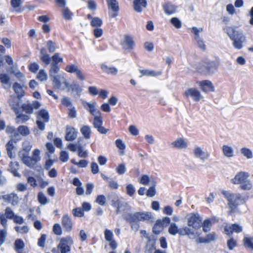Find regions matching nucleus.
<instances>
[{
  "mask_svg": "<svg viewBox=\"0 0 253 253\" xmlns=\"http://www.w3.org/2000/svg\"><path fill=\"white\" fill-rule=\"evenodd\" d=\"M165 12L169 15L174 14L176 10V7L172 3H167L163 6Z\"/></svg>",
  "mask_w": 253,
  "mask_h": 253,
  "instance_id": "nucleus-34",
  "label": "nucleus"
},
{
  "mask_svg": "<svg viewBox=\"0 0 253 253\" xmlns=\"http://www.w3.org/2000/svg\"><path fill=\"white\" fill-rule=\"evenodd\" d=\"M9 167L11 172L15 176H20V174L17 171L19 169V164L17 162H11L9 164Z\"/></svg>",
  "mask_w": 253,
  "mask_h": 253,
  "instance_id": "nucleus-38",
  "label": "nucleus"
},
{
  "mask_svg": "<svg viewBox=\"0 0 253 253\" xmlns=\"http://www.w3.org/2000/svg\"><path fill=\"white\" fill-rule=\"evenodd\" d=\"M187 225L193 232L202 226V217L198 213H191L187 215Z\"/></svg>",
  "mask_w": 253,
  "mask_h": 253,
  "instance_id": "nucleus-5",
  "label": "nucleus"
},
{
  "mask_svg": "<svg viewBox=\"0 0 253 253\" xmlns=\"http://www.w3.org/2000/svg\"><path fill=\"white\" fill-rule=\"evenodd\" d=\"M62 104L68 108V109L72 108L73 107V104L71 102L70 99L67 97H64L61 99Z\"/></svg>",
  "mask_w": 253,
  "mask_h": 253,
  "instance_id": "nucleus-49",
  "label": "nucleus"
},
{
  "mask_svg": "<svg viewBox=\"0 0 253 253\" xmlns=\"http://www.w3.org/2000/svg\"><path fill=\"white\" fill-rule=\"evenodd\" d=\"M14 229L17 232L22 234H26L29 232L28 227L26 225L22 227L15 226Z\"/></svg>",
  "mask_w": 253,
  "mask_h": 253,
  "instance_id": "nucleus-56",
  "label": "nucleus"
},
{
  "mask_svg": "<svg viewBox=\"0 0 253 253\" xmlns=\"http://www.w3.org/2000/svg\"><path fill=\"white\" fill-rule=\"evenodd\" d=\"M14 246L17 253L23 252L25 244L22 240L17 239L14 242Z\"/></svg>",
  "mask_w": 253,
  "mask_h": 253,
  "instance_id": "nucleus-40",
  "label": "nucleus"
},
{
  "mask_svg": "<svg viewBox=\"0 0 253 253\" xmlns=\"http://www.w3.org/2000/svg\"><path fill=\"white\" fill-rule=\"evenodd\" d=\"M8 103L11 109L14 110L16 114H18L19 111V101L15 96L11 95L8 99Z\"/></svg>",
  "mask_w": 253,
  "mask_h": 253,
  "instance_id": "nucleus-26",
  "label": "nucleus"
},
{
  "mask_svg": "<svg viewBox=\"0 0 253 253\" xmlns=\"http://www.w3.org/2000/svg\"><path fill=\"white\" fill-rule=\"evenodd\" d=\"M18 133L19 135L26 136L29 134L30 130L29 128L25 126H20L18 127Z\"/></svg>",
  "mask_w": 253,
  "mask_h": 253,
  "instance_id": "nucleus-45",
  "label": "nucleus"
},
{
  "mask_svg": "<svg viewBox=\"0 0 253 253\" xmlns=\"http://www.w3.org/2000/svg\"><path fill=\"white\" fill-rule=\"evenodd\" d=\"M200 69L206 75H211L215 73L217 70V66L214 62L205 60L200 63Z\"/></svg>",
  "mask_w": 253,
  "mask_h": 253,
  "instance_id": "nucleus-8",
  "label": "nucleus"
},
{
  "mask_svg": "<svg viewBox=\"0 0 253 253\" xmlns=\"http://www.w3.org/2000/svg\"><path fill=\"white\" fill-rule=\"evenodd\" d=\"M46 46L48 51L51 53L54 52L56 49L55 43L50 40L47 42Z\"/></svg>",
  "mask_w": 253,
  "mask_h": 253,
  "instance_id": "nucleus-58",
  "label": "nucleus"
},
{
  "mask_svg": "<svg viewBox=\"0 0 253 253\" xmlns=\"http://www.w3.org/2000/svg\"><path fill=\"white\" fill-rule=\"evenodd\" d=\"M196 84L200 87L201 89L205 93L215 91L214 87L212 83L209 80L198 81Z\"/></svg>",
  "mask_w": 253,
  "mask_h": 253,
  "instance_id": "nucleus-16",
  "label": "nucleus"
},
{
  "mask_svg": "<svg viewBox=\"0 0 253 253\" xmlns=\"http://www.w3.org/2000/svg\"><path fill=\"white\" fill-rule=\"evenodd\" d=\"M222 151L224 156L227 158H231L234 156V151L231 146L224 145L222 147Z\"/></svg>",
  "mask_w": 253,
  "mask_h": 253,
  "instance_id": "nucleus-32",
  "label": "nucleus"
},
{
  "mask_svg": "<svg viewBox=\"0 0 253 253\" xmlns=\"http://www.w3.org/2000/svg\"><path fill=\"white\" fill-rule=\"evenodd\" d=\"M78 131L72 126L68 125L66 128L65 139L67 141H73L77 137Z\"/></svg>",
  "mask_w": 253,
  "mask_h": 253,
  "instance_id": "nucleus-21",
  "label": "nucleus"
},
{
  "mask_svg": "<svg viewBox=\"0 0 253 253\" xmlns=\"http://www.w3.org/2000/svg\"><path fill=\"white\" fill-rule=\"evenodd\" d=\"M164 228V227L163 225L157 220L153 227V231L155 234H159L163 231Z\"/></svg>",
  "mask_w": 253,
  "mask_h": 253,
  "instance_id": "nucleus-47",
  "label": "nucleus"
},
{
  "mask_svg": "<svg viewBox=\"0 0 253 253\" xmlns=\"http://www.w3.org/2000/svg\"><path fill=\"white\" fill-rule=\"evenodd\" d=\"M221 193L228 200L229 207L232 209H235L236 207V194L231 193L227 191H222Z\"/></svg>",
  "mask_w": 253,
  "mask_h": 253,
  "instance_id": "nucleus-18",
  "label": "nucleus"
},
{
  "mask_svg": "<svg viewBox=\"0 0 253 253\" xmlns=\"http://www.w3.org/2000/svg\"><path fill=\"white\" fill-rule=\"evenodd\" d=\"M194 156L201 161H205L207 160L209 156V153L204 150L202 147L199 146H195L193 149Z\"/></svg>",
  "mask_w": 253,
  "mask_h": 253,
  "instance_id": "nucleus-12",
  "label": "nucleus"
},
{
  "mask_svg": "<svg viewBox=\"0 0 253 253\" xmlns=\"http://www.w3.org/2000/svg\"><path fill=\"white\" fill-rule=\"evenodd\" d=\"M49 120V115L48 111L44 109L41 110L37 115V125L38 128L41 130H43L45 129L44 124L47 123Z\"/></svg>",
  "mask_w": 253,
  "mask_h": 253,
  "instance_id": "nucleus-7",
  "label": "nucleus"
},
{
  "mask_svg": "<svg viewBox=\"0 0 253 253\" xmlns=\"http://www.w3.org/2000/svg\"><path fill=\"white\" fill-rule=\"evenodd\" d=\"M82 104L87 111L93 117L101 113L100 111L97 109L95 102H88L83 100Z\"/></svg>",
  "mask_w": 253,
  "mask_h": 253,
  "instance_id": "nucleus-13",
  "label": "nucleus"
},
{
  "mask_svg": "<svg viewBox=\"0 0 253 253\" xmlns=\"http://www.w3.org/2000/svg\"><path fill=\"white\" fill-rule=\"evenodd\" d=\"M37 78L42 82L46 81L48 79V75L44 70L41 69L37 74Z\"/></svg>",
  "mask_w": 253,
  "mask_h": 253,
  "instance_id": "nucleus-43",
  "label": "nucleus"
},
{
  "mask_svg": "<svg viewBox=\"0 0 253 253\" xmlns=\"http://www.w3.org/2000/svg\"><path fill=\"white\" fill-rule=\"evenodd\" d=\"M103 24L102 20L99 17L92 18L90 21V25L92 27L99 28Z\"/></svg>",
  "mask_w": 253,
  "mask_h": 253,
  "instance_id": "nucleus-44",
  "label": "nucleus"
},
{
  "mask_svg": "<svg viewBox=\"0 0 253 253\" xmlns=\"http://www.w3.org/2000/svg\"><path fill=\"white\" fill-rule=\"evenodd\" d=\"M7 234V231L5 229H0V246L4 243Z\"/></svg>",
  "mask_w": 253,
  "mask_h": 253,
  "instance_id": "nucleus-50",
  "label": "nucleus"
},
{
  "mask_svg": "<svg viewBox=\"0 0 253 253\" xmlns=\"http://www.w3.org/2000/svg\"><path fill=\"white\" fill-rule=\"evenodd\" d=\"M29 152L21 150L19 152L18 156L22 162L27 166L30 167L31 157L29 156Z\"/></svg>",
  "mask_w": 253,
  "mask_h": 253,
  "instance_id": "nucleus-31",
  "label": "nucleus"
},
{
  "mask_svg": "<svg viewBox=\"0 0 253 253\" xmlns=\"http://www.w3.org/2000/svg\"><path fill=\"white\" fill-rule=\"evenodd\" d=\"M243 242L246 247L253 249V237H245Z\"/></svg>",
  "mask_w": 253,
  "mask_h": 253,
  "instance_id": "nucleus-46",
  "label": "nucleus"
},
{
  "mask_svg": "<svg viewBox=\"0 0 253 253\" xmlns=\"http://www.w3.org/2000/svg\"><path fill=\"white\" fill-rule=\"evenodd\" d=\"M104 236H105V239L106 241L108 242L111 240H112L113 239V232L109 230L108 229H106L104 231Z\"/></svg>",
  "mask_w": 253,
  "mask_h": 253,
  "instance_id": "nucleus-55",
  "label": "nucleus"
},
{
  "mask_svg": "<svg viewBox=\"0 0 253 253\" xmlns=\"http://www.w3.org/2000/svg\"><path fill=\"white\" fill-rule=\"evenodd\" d=\"M112 206L117 208L116 212L120 213L122 212H126L130 211L131 208L128 204L120 199L112 201Z\"/></svg>",
  "mask_w": 253,
  "mask_h": 253,
  "instance_id": "nucleus-11",
  "label": "nucleus"
},
{
  "mask_svg": "<svg viewBox=\"0 0 253 253\" xmlns=\"http://www.w3.org/2000/svg\"><path fill=\"white\" fill-rule=\"evenodd\" d=\"M59 70V67L55 64H51V68L49 71V75L52 78V82L54 84V86L57 88L61 87V81H64L65 79L61 75H56Z\"/></svg>",
  "mask_w": 253,
  "mask_h": 253,
  "instance_id": "nucleus-6",
  "label": "nucleus"
},
{
  "mask_svg": "<svg viewBox=\"0 0 253 253\" xmlns=\"http://www.w3.org/2000/svg\"><path fill=\"white\" fill-rule=\"evenodd\" d=\"M141 75L140 77H142L144 76H150V77H157L160 75L162 74L161 71H155L152 70H140Z\"/></svg>",
  "mask_w": 253,
  "mask_h": 253,
  "instance_id": "nucleus-33",
  "label": "nucleus"
},
{
  "mask_svg": "<svg viewBox=\"0 0 253 253\" xmlns=\"http://www.w3.org/2000/svg\"><path fill=\"white\" fill-rule=\"evenodd\" d=\"M101 69L102 70L108 74H112L113 75H116L118 72L117 68L113 67L108 66L105 64H102L101 65Z\"/></svg>",
  "mask_w": 253,
  "mask_h": 253,
  "instance_id": "nucleus-37",
  "label": "nucleus"
},
{
  "mask_svg": "<svg viewBox=\"0 0 253 253\" xmlns=\"http://www.w3.org/2000/svg\"><path fill=\"white\" fill-rule=\"evenodd\" d=\"M6 132L13 140L14 139L17 140L21 139V137L18 133V128L16 129L13 126H7L6 129Z\"/></svg>",
  "mask_w": 253,
  "mask_h": 253,
  "instance_id": "nucleus-30",
  "label": "nucleus"
},
{
  "mask_svg": "<svg viewBox=\"0 0 253 253\" xmlns=\"http://www.w3.org/2000/svg\"><path fill=\"white\" fill-rule=\"evenodd\" d=\"M243 228L238 224H233L232 225L227 224L225 226L224 232L227 235H230L233 233H240L242 231Z\"/></svg>",
  "mask_w": 253,
  "mask_h": 253,
  "instance_id": "nucleus-23",
  "label": "nucleus"
},
{
  "mask_svg": "<svg viewBox=\"0 0 253 253\" xmlns=\"http://www.w3.org/2000/svg\"><path fill=\"white\" fill-rule=\"evenodd\" d=\"M192 31L195 35L194 39L197 38H201L200 36V33L203 31V29L202 27L197 28L196 27H193L192 29Z\"/></svg>",
  "mask_w": 253,
  "mask_h": 253,
  "instance_id": "nucleus-57",
  "label": "nucleus"
},
{
  "mask_svg": "<svg viewBox=\"0 0 253 253\" xmlns=\"http://www.w3.org/2000/svg\"><path fill=\"white\" fill-rule=\"evenodd\" d=\"M123 50L130 52L135 48V43L132 37L128 35H125L123 40L121 42Z\"/></svg>",
  "mask_w": 253,
  "mask_h": 253,
  "instance_id": "nucleus-10",
  "label": "nucleus"
},
{
  "mask_svg": "<svg viewBox=\"0 0 253 253\" xmlns=\"http://www.w3.org/2000/svg\"><path fill=\"white\" fill-rule=\"evenodd\" d=\"M241 154L247 159H252L253 158V153L251 149L247 147H242L240 149Z\"/></svg>",
  "mask_w": 253,
  "mask_h": 253,
  "instance_id": "nucleus-36",
  "label": "nucleus"
},
{
  "mask_svg": "<svg viewBox=\"0 0 253 253\" xmlns=\"http://www.w3.org/2000/svg\"><path fill=\"white\" fill-rule=\"evenodd\" d=\"M62 224L65 230L67 231L71 230L73 222L71 217L68 214H65L62 217Z\"/></svg>",
  "mask_w": 253,
  "mask_h": 253,
  "instance_id": "nucleus-28",
  "label": "nucleus"
},
{
  "mask_svg": "<svg viewBox=\"0 0 253 253\" xmlns=\"http://www.w3.org/2000/svg\"><path fill=\"white\" fill-rule=\"evenodd\" d=\"M5 146L7 155L10 158H13L15 155L16 141L11 139L6 143Z\"/></svg>",
  "mask_w": 253,
  "mask_h": 253,
  "instance_id": "nucleus-22",
  "label": "nucleus"
},
{
  "mask_svg": "<svg viewBox=\"0 0 253 253\" xmlns=\"http://www.w3.org/2000/svg\"><path fill=\"white\" fill-rule=\"evenodd\" d=\"M71 162L74 164V165L78 166L80 168H85L87 167L88 165V162L86 160H81L79 162H77L75 160L72 159L71 160Z\"/></svg>",
  "mask_w": 253,
  "mask_h": 253,
  "instance_id": "nucleus-53",
  "label": "nucleus"
},
{
  "mask_svg": "<svg viewBox=\"0 0 253 253\" xmlns=\"http://www.w3.org/2000/svg\"><path fill=\"white\" fill-rule=\"evenodd\" d=\"M126 193L129 196H132L135 192V189L133 185L131 184L127 185L126 187Z\"/></svg>",
  "mask_w": 253,
  "mask_h": 253,
  "instance_id": "nucleus-62",
  "label": "nucleus"
},
{
  "mask_svg": "<svg viewBox=\"0 0 253 253\" xmlns=\"http://www.w3.org/2000/svg\"><path fill=\"white\" fill-rule=\"evenodd\" d=\"M63 84H64L65 88H68V91L71 90L75 92L78 96L81 95L83 89L77 82H74L71 84H69L65 80H64Z\"/></svg>",
  "mask_w": 253,
  "mask_h": 253,
  "instance_id": "nucleus-20",
  "label": "nucleus"
},
{
  "mask_svg": "<svg viewBox=\"0 0 253 253\" xmlns=\"http://www.w3.org/2000/svg\"><path fill=\"white\" fill-rule=\"evenodd\" d=\"M223 31L231 41L234 48L240 50L243 48L247 38L242 30H238L235 26H225L223 27Z\"/></svg>",
  "mask_w": 253,
  "mask_h": 253,
  "instance_id": "nucleus-1",
  "label": "nucleus"
},
{
  "mask_svg": "<svg viewBox=\"0 0 253 253\" xmlns=\"http://www.w3.org/2000/svg\"><path fill=\"white\" fill-rule=\"evenodd\" d=\"M15 92L18 97H21L24 95V91L21 85L18 83H14L13 86Z\"/></svg>",
  "mask_w": 253,
  "mask_h": 253,
  "instance_id": "nucleus-41",
  "label": "nucleus"
},
{
  "mask_svg": "<svg viewBox=\"0 0 253 253\" xmlns=\"http://www.w3.org/2000/svg\"><path fill=\"white\" fill-rule=\"evenodd\" d=\"M18 113H19V112ZM16 115H17V116L16 118V122L17 124L24 123L30 119L29 116L27 115H24L19 113Z\"/></svg>",
  "mask_w": 253,
  "mask_h": 253,
  "instance_id": "nucleus-42",
  "label": "nucleus"
},
{
  "mask_svg": "<svg viewBox=\"0 0 253 253\" xmlns=\"http://www.w3.org/2000/svg\"><path fill=\"white\" fill-rule=\"evenodd\" d=\"M103 124V119L101 116V113L94 116L93 125L94 127L101 133L105 134L107 132V130L102 125Z\"/></svg>",
  "mask_w": 253,
  "mask_h": 253,
  "instance_id": "nucleus-15",
  "label": "nucleus"
},
{
  "mask_svg": "<svg viewBox=\"0 0 253 253\" xmlns=\"http://www.w3.org/2000/svg\"><path fill=\"white\" fill-rule=\"evenodd\" d=\"M147 6L146 0H134L133 7L134 10L137 12H141L143 9Z\"/></svg>",
  "mask_w": 253,
  "mask_h": 253,
  "instance_id": "nucleus-29",
  "label": "nucleus"
},
{
  "mask_svg": "<svg viewBox=\"0 0 253 253\" xmlns=\"http://www.w3.org/2000/svg\"><path fill=\"white\" fill-rule=\"evenodd\" d=\"M185 95L187 97H191L195 101H199L203 98L200 91L196 88H190L185 91Z\"/></svg>",
  "mask_w": 253,
  "mask_h": 253,
  "instance_id": "nucleus-17",
  "label": "nucleus"
},
{
  "mask_svg": "<svg viewBox=\"0 0 253 253\" xmlns=\"http://www.w3.org/2000/svg\"><path fill=\"white\" fill-rule=\"evenodd\" d=\"M62 13L64 18L67 20L71 19L73 15V13L67 7L63 8Z\"/></svg>",
  "mask_w": 253,
  "mask_h": 253,
  "instance_id": "nucleus-48",
  "label": "nucleus"
},
{
  "mask_svg": "<svg viewBox=\"0 0 253 253\" xmlns=\"http://www.w3.org/2000/svg\"><path fill=\"white\" fill-rule=\"evenodd\" d=\"M0 200L11 204L13 206L18 205L19 203V198L14 193L0 196Z\"/></svg>",
  "mask_w": 253,
  "mask_h": 253,
  "instance_id": "nucleus-14",
  "label": "nucleus"
},
{
  "mask_svg": "<svg viewBox=\"0 0 253 253\" xmlns=\"http://www.w3.org/2000/svg\"><path fill=\"white\" fill-rule=\"evenodd\" d=\"M11 7L14 9L15 11L18 13H21L23 9L20 7L22 1V0H11Z\"/></svg>",
  "mask_w": 253,
  "mask_h": 253,
  "instance_id": "nucleus-35",
  "label": "nucleus"
},
{
  "mask_svg": "<svg viewBox=\"0 0 253 253\" xmlns=\"http://www.w3.org/2000/svg\"><path fill=\"white\" fill-rule=\"evenodd\" d=\"M196 42L198 46L202 50H204L206 49V45L203 40L201 38H197L194 39Z\"/></svg>",
  "mask_w": 253,
  "mask_h": 253,
  "instance_id": "nucleus-64",
  "label": "nucleus"
},
{
  "mask_svg": "<svg viewBox=\"0 0 253 253\" xmlns=\"http://www.w3.org/2000/svg\"><path fill=\"white\" fill-rule=\"evenodd\" d=\"M109 9L112 11L110 12L111 17H115L117 15L119 11V4L116 0H107Z\"/></svg>",
  "mask_w": 253,
  "mask_h": 253,
  "instance_id": "nucleus-24",
  "label": "nucleus"
},
{
  "mask_svg": "<svg viewBox=\"0 0 253 253\" xmlns=\"http://www.w3.org/2000/svg\"><path fill=\"white\" fill-rule=\"evenodd\" d=\"M65 70L70 73H75L77 78L81 81L85 80V77L82 72L78 68V66L75 64L67 65L65 68Z\"/></svg>",
  "mask_w": 253,
  "mask_h": 253,
  "instance_id": "nucleus-19",
  "label": "nucleus"
},
{
  "mask_svg": "<svg viewBox=\"0 0 253 253\" xmlns=\"http://www.w3.org/2000/svg\"><path fill=\"white\" fill-rule=\"evenodd\" d=\"M40 153L41 151L40 150L38 149L34 150L32 152V156L31 157V161H30L31 164L30 168H34L36 164L41 160Z\"/></svg>",
  "mask_w": 253,
  "mask_h": 253,
  "instance_id": "nucleus-25",
  "label": "nucleus"
},
{
  "mask_svg": "<svg viewBox=\"0 0 253 253\" xmlns=\"http://www.w3.org/2000/svg\"><path fill=\"white\" fill-rule=\"evenodd\" d=\"M32 148V144L29 141H25L22 144V150L27 152H30Z\"/></svg>",
  "mask_w": 253,
  "mask_h": 253,
  "instance_id": "nucleus-60",
  "label": "nucleus"
},
{
  "mask_svg": "<svg viewBox=\"0 0 253 253\" xmlns=\"http://www.w3.org/2000/svg\"><path fill=\"white\" fill-rule=\"evenodd\" d=\"M170 23L176 28L179 29L181 27L182 23L181 21L177 17H173L170 19Z\"/></svg>",
  "mask_w": 253,
  "mask_h": 253,
  "instance_id": "nucleus-52",
  "label": "nucleus"
},
{
  "mask_svg": "<svg viewBox=\"0 0 253 253\" xmlns=\"http://www.w3.org/2000/svg\"><path fill=\"white\" fill-rule=\"evenodd\" d=\"M169 233L172 235L178 234L181 236H187L190 239H194L199 236L197 232H193L187 226H183L179 228L178 226L174 223H171L169 228Z\"/></svg>",
  "mask_w": 253,
  "mask_h": 253,
  "instance_id": "nucleus-3",
  "label": "nucleus"
},
{
  "mask_svg": "<svg viewBox=\"0 0 253 253\" xmlns=\"http://www.w3.org/2000/svg\"><path fill=\"white\" fill-rule=\"evenodd\" d=\"M124 217L129 222H134L137 221H151L153 216L150 212H137L134 214H128Z\"/></svg>",
  "mask_w": 253,
  "mask_h": 253,
  "instance_id": "nucleus-4",
  "label": "nucleus"
},
{
  "mask_svg": "<svg viewBox=\"0 0 253 253\" xmlns=\"http://www.w3.org/2000/svg\"><path fill=\"white\" fill-rule=\"evenodd\" d=\"M51 59L53 61V63L51 64H55L56 65H57V64L59 63V62H62L63 61L62 57H60L59 53H55L52 56Z\"/></svg>",
  "mask_w": 253,
  "mask_h": 253,
  "instance_id": "nucleus-61",
  "label": "nucleus"
},
{
  "mask_svg": "<svg viewBox=\"0 0 253 253\" xmlns=\"http://www.w3.org/2000/svg\"><path fill=\"white\" fill-rule=\"evenodd\" d=\"M10 78L6 74H0V81L4 84H8Z\"/></svg>",
  "mask_w": 253,
  "mask_h": 253,
  "instance_id": "nucleus-59",
  "label": "nucleus"
},
{
  "mask_svg": "<svg viewBox=\"0 0 253 253\" xmlns=\"http://www.w3.org/2000/svg\"><path fill=\"white\" fill-rule=\"evenodd\" d=\"M73 243V239L70 236L62 238L57 246L58 249L60 251V253H67L71 251Z\"/></svg>",
  "mask_w": 253,
  "mask_h": 253,
  "instance_id": "nucleus-9",
  "label": "nucleus"
},
{
  "mask_svg": "<svg viewBox=\"0 0 253 253\" xmlns=\"http://www.w3.org/2000/svg\"><path fill=\"white\" fill-rule=\"evenodd\" d=\"M187 143L182 138H179L171 143V146L172 148L179 149H186L187 147Z\"/></svg>",
  "mask_w": 253,
  "mask_h": 253,
  "instance_id": "nucleus-27",
  "label": "nucleus"
},
{
  "mask_svg": "<svg viewBox=\"0 0 253 253\" xmlns=\"http://www.w3.org/2000/svg\"><path fill=\"white\" fill-rule=\"evenodd\" d=\"M72 213L76 217H83L84 216V211L81 208H76L72 211Z\"/></svg>",
  "mask_w": 253,
  "mask_h": 253,
  "instance_id": "nucleus-51",
  "label": "nucleus"
},
{
  "mask_svg": "<svg viewBox=\"0 0 253 253\" xmlns=\"http://www.w3.org/2000/svg\"><path fill=\"white\" fill-rule=\"evenodd\" d=\"M106 198L103 195H98L95 200V202L101 206H104L106 203Z\"/></svg>",
  "mask_w": 253,
  "mask_h": 253,
  "instance_id": "nucleus-63",
  "label": "nucleus"
},
{
  "mask_svg": "<svg viewBox=\"0 0 253 253\" xmlns=\"http://www.w3.org/2000/svg\"><path fill=\"white\" fill-rule=\"evenodd\" d=\"M250 176L248 172L240 171L230 179V182L233 184L239 185V188L242 190L250 191L253 187V182L249 178Z\"/></svg>",
  "mask_w": 253,
  "mask_h": 253,
  "instance_id": "nucleus-2",
  "label": "nucleus"
},
{
  "mask_svg": "<svg viewBox=\"0 0 253 253\" xmlns=\"http://www.w3.org/2000/svg\"><path fill=\"white\" fill-rule=\"evenodd\" d=\"M81 132L85 139H89L90 137L91 128L88 126H83L81 128Z\"/></svg>",
  "mask_w": 253,
  "mask_h": 253,
  "instance_id": "nucleus-39",
  "label": "nucleus"
},
{
  "mask_svg": "<svg viewBox=\"0 0 253 253\" xmlns=\"http://www.w3.org/2000/svg\"><path fill=\"white\" fill-rule=\"evenodd\" d=\"M202 225L203 226V230L206 232H208L210 230L211 226V220H205L203 223H202Z\"/></svg>",
  "mask_w": 253,
  "mask_h": 253,
  "instance_id": "nucleus-54",
  "label": "nucleus"
}]
</instances>
